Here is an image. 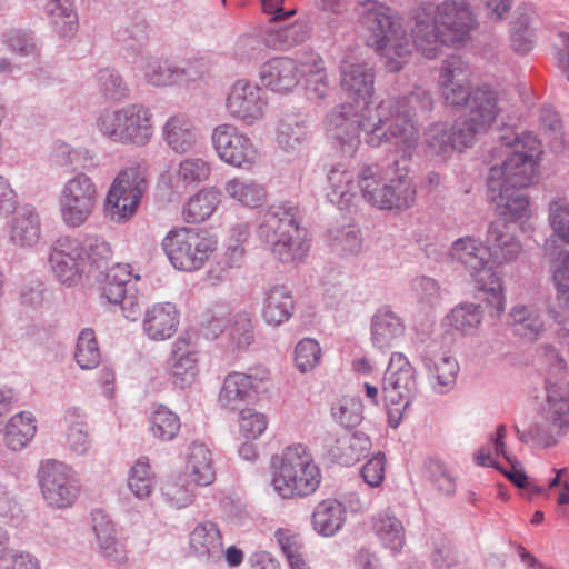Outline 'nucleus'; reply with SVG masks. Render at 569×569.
<instances>
[{"label":"nucleus","instance_id":"f257e3e1","mask_svg":"<svg viewBox=\"0 0 569 569\" xmlns=\"http://www.w3.org/2000/svg\"><path fill=\"white\" fill-rule=\"evenodd\" d=\"M433 100L429 91L417 87L409 94L400 98H388L375 108H367L357 120H350L351 108L330 117L336 127L335 136L341 142V152L352 157L359 144V131L365 133V142L379 148L383 143L395 147V152L402 159H411L419 137L416 117L429 112Z\"/></svg>","mask_w":569,"mask_h":569},{"label":"nucleus","instance_id":"f03ea898","mask_svg":"<svg viewBox=\"0 0 569 569\" xmlns=\"http://www.w3.org/2000/svg\"><path fill=\"white\" fill-rule=\"evenodd\" d=\"M412 19L409 36L402 21L395 19L388 7L375 0L360 4L359 21L371 33L372 46L391 72L402 69L415 47L427 58H435L442 44V33L430 6L416 9Z\"/></svg>","mask_w":569,"mask_h":569},{"label":"nucleus","instance_id":"7ed1b4c3","mask_svg":"<svg viewBox=\"0 0 569 569\" xmlns=\"http://www.w3.org/2000/svg\"><path fill=\"white\" fill-rule=\"evenodd\" d=\"M300 220L299 208L289 202L273 204L260 214L257 236L277 260L297 263L307 257L310 244Z\"/></svg>","mask_w":569,"mask_h":569},{"label":"nucleus","instance_id":"20e7f679","mask_svg":"<svg viewBox=\"0 0 569 569\" xmlns=\"http://www.w3.org/2000/svg\"><path fill=\"white\" fill-rule=\"evenodd\" d=\"M500 140V152L506 158L501 166L490 168L487 177L488 189L501 188V184L513 188L531 186L538 174L541 154L537 138L530 133H511L501 136Z\"/></svg>","mask_w":569,"mask_h":569},{"label":"nucleus","instance_id":"39448f33","mask_svg":"<svg viewBox=\"0 0 569 569\" xmlns=\"http://www.w3.org/2000/svg\"><path fill=\"white\" fill-rule=\"evenodd\" d=\"M272 487L282 498L307 497L321 482V472L303 445L284 448L272 457Z\"/></svg>","mask_w":569,"mask_h":569},{"label":"nucleus","instance_id":"423d86ee","mask_svg":"<svg viewBox=\"0 0 569 569\" xmlns=\"http://www.w3.org/2000/svg\"><path fill=\"white\" fill-rule=\"evenodd\" d=\"M153 114L142 103H129L121 108H106L96 119L100 134L113 143L143 147L153 134Z\"/></svg>","mask_w":569,"mask_h":569},{"label":"nucleus","instance_id":"0eeeda50","mask_svg":"<svg viewBox=\"0 0 569 569\" xmlns=\"http://www.w3.org/2000/svg\"><path fill=\"white\" fill-rule=\"evenodd\" d=\"M161 246L174 269L193 272L202 269L217 250V240L206 231L181 227L170 230Z\"/></svg>","mask_w":569,"mask_h":569},{"label":"nucleus","instance_id":"6e6552de","mask_svg":"<svg viewBox=\"0 0 569 569\" xmlns=\"http://www.w3.org/2000/svg\"><path fill=\"white\" fill-rule=\"evenodd\" d=\"M148 181L139 167L122 169L114 178L106 197V211L117 223H123L134 216Z\"/></svg>","mask_w":569,"mask_h":569},{"label":"nucleus","instance_id":"1a4fd4ad","mask_svg":"<svg viewBox=\"0 0 569 569\" xmlns=\"http://www.w3.org/2000/svg\"><path fill=\"white\" fill-rule=\"evenodd\" d=\"M340 73V84L342 90L348 93L349 98L357 104L353 106L352 103H343L327 116L329 131L331 132L332 138L341 148V142L335 136L337 129L335 124L331 123L330 117L335 112L342 111L345 107H349L351 108V112L348 114V118L350 120H357L358 116L361 114L367 108H372L368 103V99L373 93L375 74L372 68L367 62H351L349 60H343L341 62Z\"/></svg>","mask_w":569,"mask_h":569},{"label":"nucleus","instance_id":"9d476101","mask_svg":"<svg viewBox=\"0 0 569 569\" xmlns=\"http://www.w3.org/2000/svg\"><path fill=\"white\" fill-rule=\"evenodd\" d=\"M38 481L42 497L51 508L71 507L80 492V485L72 469L58 460H47L40 465Z\"/></svg>","mask_w":569,"mask_h":569},{"label":"nucleus","instance_id":"9b49d317","mask_svg":"<svg viewBox=\"0 0 569 569\" xmlns=\"http://www.w3.org/2000/svg\"><path fill=\"white\" fill-rule=\"evenodd\" d=\"M97 202V187L84 173H78L62 187L59 211L62 221L71 228L82 226L91 216Z\"/></svg>","mask_w":569,"mask_h":569},{"label":"nucleus","instance_id":"f8f14e48","mask_svg":"<svg viewBox=\"0 0 569 569\" xmlns=\"http://www.w3.org/2000/svg\"><path fill=\"white\" fill-rule=\"evenodd\" d=\"M211 141L218 157L236 168L250 169L259 158L252 140L233 124L217 126Z\"/></svg>","mask_w":569,"mask_h":569},{"label":"nucleus","instance_id":"ddd939ff","mask_svg":"<svg viewBox=\"0 0 569 569\" xmlns=\"http://www.w3.org/2000/svg\"><path fill=\"white\" fill-rule=\"evenodd\" d=\"M418 391L416 368L402 352H392L382 379L386 400L411 405Z\"/></svg>","mask_w":569,"mask_h":569},{"label":"nucleus","instance_id":"4468645a","mask_svg":"<svg viewBox=\"0 0 569 569\" xmlns=\"http://www.w3.org/2000/svg\"><path fill=\"white\" fill-rule=\"evenodd\" d=\"M267 104L264 91L244 79L232 84L226 102L230 117L247 126H253L264 117Z\"/></svg>","mask_w":569,"mask_h":569},{"label":"nucleus","instance_id":"2eb2a0df","mask_svg":"<svg viewBox=\"0 0 569 569\" xmlns=\"http://www.w3.org/2000/svg\"><path fill=\"white\" fill-rule=\"evenodd\" d=\"M433 13L442 33V44L446 46L466 41L477 24L473 13L463 1H445L436 7Z\"/></svg>","mask_w":569,"mask_h":569},{"label":"nucleus","instance_id":"dca6fc26","mask_svg":"<svg viewBox=\"0 0 569 569\" xmlns=\"http://www.w3.org/2000/svg\"><path fill=\"white\" fill-rule=\"evenodd\" d=\"M49 263L62 283L74 284L87 273V262L81 256L80 240L61 237L51 247Z\"/></svg>","mask_w":569,"mask_h":569},{"label":"nucleus","instance_id":"f3484780","mask_svg":"<svg viewBox=\"0 0 569 569\" xmlns=\"http://www.w3.org/2000/svg\"><path fill=\"white\" fill-rule=\"evenodd\" d=\"M468 68L458 56L447 58L440 68L439 86L446 104L466 107L472 89L468 86Z\"/></svg>","mask_w":569,"mask_h":569},{"label":"nucleus","instance_id":"a211bd4d","mask_svg":"<svg viewBox=\"0 0 569 569\" xmlns=\"http://www.w3.org/2000/svg\"><path fill=\"white\" fill-rule=\"evenodd\" d=\"M167 370L172 383L179 388L194 382L199 371L198 352L189 336L182 335L172 343Z\"/></svg>","mask_w":569,"mask_h":569},{"label":"nucleus","instance_id":"6ab92c4d","mask_svg":"<svg viewBox=\"0 0 569 569\" xmlns=\"http://www.w3.org/2000/svg\"><path fill=\"white\" fill-rule=\"evenodd\" d=\"M485 244L490 263L496 266L513 262L522 251L520 241L510 231L509 224L501 219L488 226Z\"/></svg>","mask_w":569,"mask_h":569},{"label":"nucleus","instance_id":"aec40b11","mask_svg":"<svg viewBox=\"0 0 569 569\" xmlns=\"http://www.w3.org/2000/svg\"><path fill=\"white\" fill-rule=\"evenodd\" d=\"M302 72L297 61L287 57H280L263 63L260 68L259 77L267 89L284 94L298 86Z\"/></svg>","mask_w":569,"mask_h":569},{"label":"nucleus","instance_id":"412c9836","mask_svg":"<svg viewBox=\"0 0 569 569\" xmlns=\"http://www.w3.org/2000/svg\"><path fill=\"white\" fill-rule=\"evenodd\" d=\"M447 254L452 263L463 267L471 277H477L482 271L490 269L486 246L483 247L482 242L472 236L456 239Z\"/></svg>","mask_w":569,"mask_h":569},{"label":"nucleus","instance_id":"4be33fe9","mask_svg":"<svg viewBox=\"0 0 569 569\" xmlns=\"http://www.w3.org/2000/svg\"><path fill=\"white\" fill-rule=\"evenodd\" d=\"M411 159H402L396 153V158L388 164L395 172V178L388 179L386 209L403 210L410 208L416 200V188L408 176V163Z\"/></svg>","mask_w":569,"mask_h":569},{"label":"nucleus","instance_id":"5701e85b","mask_svg":"<svg viewBox=\"0 0 569 569\" xmlns=\"http://www.w3.org/2000/svg\"><path fill=\"white\" fill-rule=\"evenodd\" d=\"M179 312L173 303H154L143 317L142 329L150 340L163 341L171 338L178 329Z\"/></svg>","mask_w":569,"mask_h":569},{"label":"nucleus","instance_id":"b1692460","mask_svg":"<svg viewBox=\"0 0 569 569\" xmlns=\"http://www.w3.org/2000/svg\"><path fill=\"white\" fill-rule=\"evenodd\" d=\"M405 332L402 319L387 308L379 309L371 319V343L381 351L393 348L403 338Z\"/></svg>","mask_w":569,"mask_h":569},{"label":"nucleus","instance_id":"393cba45","mask_svg":"<svg viewBox=\"0 0 569 569\" xmlns=\"http://www.w3.org/2000/svg\"><path fill=\"white\" fill-rule=\"evenodd\" d=\"M328 200L340 210L349 209L358 197V177L342 163L328 172Z\"/></svg>","mask_w":569,"mask_h":569},{"label":"nucleus","instance_id":"a878e982","mask_svg":"<svg viewBox=\"0 0 569 569\" xmlns=\"http://www.w3.org/2000/svg\"><path fill=\"white\" fill-rule=\"evenodd\" d=\"M190 550L204 562H216L223 555L221 531L212 521H204L196 526L190 533Z\"/></svg>","mask_w":569,"mask_h":569},{"label":"nucleus","instance_id":"bb28decb","mask_svg":"<svg viewBox=\"0 0 569 569\" xmlns=\"http://www.w3.org/2000/svg\"><path fill=\"white\" fill-rule=\"evenodd\" d=\"M209 328L214 336L226 335L237 349L247 348L254 339L251 317L247 311H239L229 319H224L222 315L213 316Z\"/></svg>","mask_w":569,"mask_h":569},{"label":"nucleus","instance_id":"cd10ccee","mask_svg":"<svg viewBox=\"0 0 569 569\" xmlns=\"http://www.w3.org/2000/svg\"><path fill=\"white\" fill-rule=\"evenodd\" d=\"M41 236V221L38 212L30 206L19 209L9 223L10 242L20 248L36 246Z\"/></svg>","mask_w":569,"mask_h":569},{"label":"nucleus","instance_id":"c85d7f7f","mask_svg":"<svg viewBox=\"0 0 569 569\" xmlns=\"http://www.w3.org/2000/svg\"><path fill=\"white\" fill-rule=\"evenodd\" d=\"M162 138L173 152L186 153L197 144L198 130L190 118L174 114L162 126Z\"/></svg>","mask_w":569,"mask_h":569},{"label":"nucleus","instance_id":"c756f323","mask_svg":"<svg viewBox=\"0 0 569 569\" xmlns=\"http://www.w3.org/2000/svg\"><path fill=\"white\" fill-rule=\"evenodd\" d=\"M295 310L291 291L283 284H273L263 295L262 317L268 325L280 326L288 321Z\"/></svg>","mask_w":569,"mask_h":569},{"label":"nucleus","instance_id":"7c9ffc66","mask_svg":"<svg viewBox=\"0 0 569 569\" xmlns=\"http://www.w3.org/2000/svg\"><path fill=\"white\" fill-rule=\"evenodd\" d=\"M523 188L501 184V188L488 189L489 197L496 206L501 220H518L527 214L529 200L522 192Z\"/></svg>","mask_w":569,"mask_h":569},{"label":"nucleus","instance_id":"2f4dec72","mask_svg":"<svg viewBox=\"0 0 569 569\" xmlns=\"http://www.w3.org/2000/svg\"><path fill=\"white\" fill-rule=\"evenodd\" d=\"M184 475L197 486H209L216 478L211 451L202 442H192L188 448Z\"/></svg>","mask_w":569,"mask_h":569},{"label":"nucleus","instance_id":"473e14b6","mask_svg":"<svg viewBox=\"0 0 569 569\" xmlns=\"http://www.w3.org/2000/svg\"><path fill=\"white\" fill-rule=\"evenodd\" d=\"M261 380H263V377L257 378L242 372H230L226 376L219 393L220 405L231 410L238 409L249 398L251 391L258 387V381Z\"/></svg>","mask_w":569,"mask_h":569},{"label":"nucleus","instance_id":"72a5a7b5","mask_svg":"<svg viewBox=\"0 0 569 569\" xmlns=\"http://www.w3.org/2000/svg\"><path fill=\"white\" fill-rule=\"evenodd\" d=\"M381 171L378 163L362 164L357 173L358 187L366 202L378 209H386L388 187L381 180Z\"/></svg>","mask_w":569,"mask_h":569},{"label":"nucleus","instance_id":"f704fd0d","mask_svg":"<svg viewBox=\"0 0 569 569\" xmlns=\"http://www.w3.org/2000/svg\"><path fill=\"white\" fill-rule=\"evenodd\" d=\"M309 138L308 127L298 116L287 114L280 119L276 130V141L283 152H299L308 143Z\"/></svg>","mask_w":569,"mask_h":569},{"label":"nucleus","instance_id":"c9c22d12","mask_svg":"<svg viewBox=\"0 0 569 569\" xmlns=\"http://www.w3.org/2000/svg\"><path fill=\"white\" fill-rule=\"evenodd\" d=\"M466 108L468 109L466 118L478 122L480 128L489 129L498 114L495 91L487 87L472 89V94L469 97Z\"/></svg>","mask_w":569,"mask_h":569},{"label":"nucleus","instance_id":"e433bc0d","mask_svg":"<svg viewBox=\"0 0 569 569\" xmlns=\"http://www.w3.org/2000/svg\"><path fill=\"white\" fill-rule=\"evenodd\" d=\"M346 521V508L336 499H326L317 505L312 513V523L317 532L325 537L337 533Z\"/></svg>","mask_w":569,"mask_h":569},{"label":"nucleus","instance_id":"4c0bfd02","mask_svg":"<svg viewBox=\"0 0 569 569\" xmlns=\"http://www.w3.org/2000/svg\"><path fill=\"white\" fill-rule=\"evenodd\" d=\"M426 367L431 388L436 393L445 395L453 389L460 369L455 357L443 355L433 361L426 362Z\"/></svg>","mask_w":569,"mask_h":569},{"label":"nucleus","instance_id":"58836bf2","mask_svg":"<svg viewBox=\"0 0 569 569\" xmlns=\"http://www.w3.org/2000/svg\"><path fill=\"white\" fill-rule=\"evenodd\" d=\"M373 529L385 548L392 552L400 551L406 542L405 527L395 513L387 509L373 520Z\"/></svg>","mask_w":569,"mask_h":569},{"label":"nucleus","instance_id":"ea45409f","mask_svg":"<svg viewBox=\"0 0 569 569\" xmlns=\"http://www.w3.org/2000/svg\"><path fill=\"white\" fill-rule=\"evenodd\" d=\"M92 528L100 552L114 561L123 560L122 545L116 537L113 523L102 511L92 513Z\"/></svg>","mask_w":569,"mask_h":569},{"label":"nucleus","instance_id":"a19ab883","mask_svg":"<svg viewBox=\"0 0 569 569\" xmlns=\"http://www.w3.org/2000/svg\"><path fill=\"white\" fill-rule=\"evenodd\" d=\"M132 268L130 264L116 263L106 268L102 274L96 278L103 282V295L110 303L117 305L127 293V286L132 280Z\"/></svg>","mask_w":569,"mask_h":569},{"label":"nucleus","instance_id":"79ce46f5","mask_svg":"<svg viewBox=\"0 0 569 569\" xmlns=\"http://www.w3.org/2000/svg\"><path fill=\"white\" fill-rule=\"evenodd\" d=\"M220 203V193L214 189H202L192 196L182 209L188 223H200L209 219Z\"/></svg>","mask_w":569,"mask_h":569},{"label":"nucleus","instance_id":"37998d69","mask_svg":"<svg viewBox=\"0 0 569 569\" xmlns=\"http://www.w3.org/2000/svg\"><path fill=\"white\" fill-rule=\"evenodd\" d=\"M509 318L515 332L530 341L538 339L545 329L541 313L532 307L517 306L511 310Z\"/></svg>","mask_w":569,"mask_h":569},{"label":"nucleus","instance_id":"c03bdc74","mask_svg":"<svg viewBox=\"0 0 569 569\" xmlns=\"http://www.w3.org/2000/svg\"><path fill=\"white\" fill-rule=\"evenodd\" d=\"M139 68L144 80L154 87H167L177 83L176 64L159 57H142Z\"/></svg>","mask_w":569,"mask_h":569},{"label":"nucleus","instance_id":"a18cd8bd","mask_svg":"<svg viewBox=\"0 0 569 569\" xmlns=\"http://www.w3.org/2000/svg\"><path fill=\"white\" fill-rule=\"evenodd\" d=\"M36 425L30 412H20L13 416L4 431V443L13 450L23 449L36 433Z\"/></svg>","mask_w":569,"mask_h":569},{"label":"nucleus","instance_id":"49530a36","mask_svg":"<svg viewBox=\"0 0 569 569\" xmlns=\"http://www.w3.org/2000/svg\"><path fill=\"white\" fill-rule=\"evenodd\" d=\"M80 246L81 256L87 262V273L97 271L102 274L112 256L110 244L101 237L88 236L80 240Z\"/></svg>","mask_w":569,"mask_h":569},{"label":"nucleus","instance_id":"de8ad7c7","mask_svg":"<svg viewBox=\"0 0 569 569\" xmlns=\"http://www.w3.org/2000/svg\"><path fill=\"white\" fill-rule=\"evenodd\" d=\"M371 447V441L363 432H355L337 440L333 456L341 465L350 466L360 460Z\"/></svg>","mask_w":569,"mask_h":569},{"label":"nucleus","instance_id":"09e8293b","mask_svg":"<svg viewBox=\"0 0 569 569\" xmlns=\"http://www.w3.org/2000/svg\"><path fill=\"white\" fill-rule=\"evenodd\" d=\"M44 10L61 37H69L77 30V13L72 0H48Z\"/></svg>","mask_w":569,"mask_h":569},{"label":"nucleus","instance_id":"8fccbe9b","mask_svg":"<svg viewBox=\"0 0 569 569\" xmlns=\"http://www.w3.org/2000/svg\"><path fill=\"white\" fill-rule=\"evenodd\" d=\"M483 312L480 305L463 302L450 310L446 319L455 330L472 335L480 326Z\"/></svg>","mask_w":569,"mask_h":569},{"label":"nucleus","instance_id":"3c124183","mask_svg":"<svg viewBox=\"0 0 569 569\" xmlns=\"http://www.w3.org/2000/svg\"><path fill=\"white\" fill-rule=\"evenodd\" d=\"M329 246L341 256H356L362 249V236L356 224H347L329 231Z\"/></svg>","mask_w":569,"mask_h":569},{"label":"nucleus","instance_id":"603ef678","mask_svg":"<svg viewBox=\"0 0 569 569\" xmlns=\"http://www.w3.org/2000/svg\"><path fill=\"white\" fill-rule=\"evenodd\" d=\"M99 93L108 101H122L129 94V87L119 71L113 68H101L96 74Z\"/></svg>","mask_w":569,"mask_h":569},{"label":"nucleus","instance_id":"864d4df0","mask_svg":"<svg viewBox=\"0 0 569 569\" xmlns=\"http://www.w3.org/2000/svg\"><path fill=\"white\" fill-rule=\"evenodd\" d=\"M226 192L232 199L248 207H258L262 203L266 192L262 186L253 180L233 178L226 182Z\"/></svg>","mask_w":569,"mask_h":569},{"label":"nucleus","instance_id":"5fc2aeb1","mask_svg":"<svg viewBox=\"0 0 569 569\" xmlns=\"http://www.w3.org/2000/svg\"><path fill=\"white\" fill-rule=\"evenodd\" d=\"M423 147L427 154L445 159L455 150L449 127L445 122H435L423 132Z\"/></svg>","mask_w":569,"mask_h":569},{"label":"nucleus","instance_id":"6e6d98bb","mask_svg":"<svg viewBox=\"0 0 569 569\" xmlns=\"http://www.w3.org/2000/svg\"><path fill=\"white\" fill-rule=\"evenodd\" d=\"M211 173L210 163L202 158H186L179 163L174 181L177 187L183 188L198 186L206 181Z\"/></svg>","mask_w":569,"mask_h":569},{"label":"nucleus","instance_id":"4d7b16f0","mask_svg":"<svg viewBox=\"0 0 569 569\" xmlns=\"http://www.w3.org/2000/svg\"><path fill=\"white\" fill-rule=\"evenodd\" d=\"M74 358L83 370L96 368L100 362V350L92 329H83L77 341Z\"/></svg>","mask_w":569,"mask_h":569},{"label":"nucleus","instance_id":"13d9d810","mask_svg":"<svg viewBox=\"0 0 569 569\" xmlns=\"http://www.w3.org/2000/svg\"><path fill=\"white\" fill-rule=\"evenodd\" d=\"M488 129L480 128V124L466 117H461L455 121L449 128L451 141L455 150H463L471 147L479 136L483 134Z\"/></svg>","mask_w":569,"mask_h":569},{"label":"nucleus","instance_id":"bf43d9fd","mask_svg":"<svg viewBox=\"0 0 569 569\" xmlns=\"http://www.w3.org/2000/svg\"><path fill=\"white\" fill-rule=\"evenodd\" d=\"M506 433H507V429H506V426L505 425H499L497 427V431H496V436L491 438V446L495 450V452L498 455V456H502L506 460H508L512 468L511 470H508V471H503V473L506 475V477L511 481L513 482L517 487L519 488H527V487H530L533 491H539V488L535 487V486H531L529 480H528V477L527 475L525 473V471L522 469H518L515 465H513V460L512 458L510 457V455L506 451V445H505V438H506Z\"/></svg>","mask_w":569,"mask_h":569},{"label":"nucleus","instance_id":"052dcab7","mask_svg":"<svg viewBox=\"0 0 569 569\" xmlns=\"http://www.w3.org/2000/svg\"><path fill=\"white\" fill-rule=\"evenodd\" d=\"M150 422L153 436L161 440L173 439L181 427L179 417L163 406L153 412Z\"/></svg>","mask_w":569,"mask_h":569},{"label":"nucleus","instance_id":"680f3d73","mask_svg":"<svg viewBox=\"0 0 569 569\" xmlns=\"http://www.w3.org/2000/svg\"><path fill=\"white\" fill-rule=\"evenodd\" d=\"M128 486L132 493L139 498H148L153 490V480L150 466L146 459H139L130 470Z\"/></svg>","mask_w":569,"mask_h":569},{"label":"nucleus","instance_id":"e2e57ef3","mask_svg":"<svg viewBox=\"0 0 569 569\" xmlns=\"http://www.w3.org/2000/svg\"><path fill=\"white\" fill-rule=\"evenodd\" d=\"M321 358V348L317 340L305 338L300 340L295 349V362L301 373L313 370Z\"/></svg>","mask_w":569,"mask_h":569},{"label":"nucleus","instance_id":"0e129e2a","mask_svg":"<svg viewBox=\"0 0 569 569\" xmlns=\"http://www.w3.org/2000/svg\"><path fill=\"white\" fill-rule=\"evenodd\" d=\"M331 410L333 418L346 428L357 427L362 420V406L356 398H343Z\"/></svg>","mask_w":569,"mask_h":569},{"label":"nucleus","instance_id":"69168bd1","mask_svg":"<svg viewBox=\"0 0 569 569\" xmlns=\"http://www.w3.org/2000/svg\"><path fill=\"white\" fill-rule=\"evenodd\" d=\"M163 499L173 508L181 509L188 507L193 501V492L180 480H167L161 487Z\"/></svg>","mask_w":569,"mask_h":569},{"label":"nucleus","instance_id":"338daca9","mask_svg":"<svg viewBox=\"0 0 569 569\" xmlns=\"http://www.w3.org/2000/svg\"><path fill=\"white\" fill-rule=\"evenodd\" d=\"M411 290L419 302L427 306H437L441 300V289L437 280L420 276L412 280Z\"/></svg>","mask_w":569,"mask_h":569},{"label":"nucleus","instance_id":"774afa93","mask_svg":"<svg viewBox=\"0 0 569 569\" xmlns=\"http://www.w3.org/2000/svg\"><path fill=\"white\" fill-rule=\"evenodd\" d=\"M549 220L555 233L569 243V202L566 199L550 203Z\"/></svg>","mask_w":569,"mask_h":569}]
</instances>
